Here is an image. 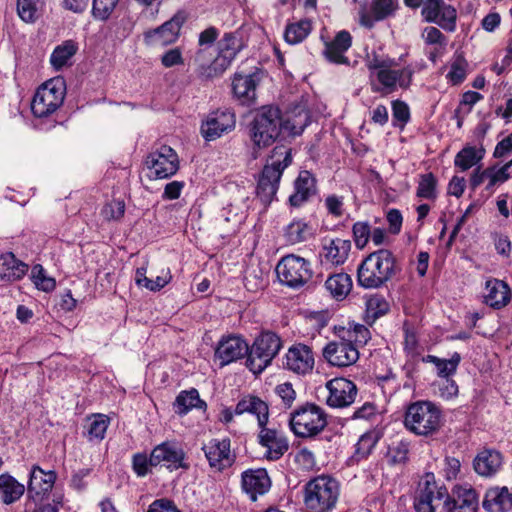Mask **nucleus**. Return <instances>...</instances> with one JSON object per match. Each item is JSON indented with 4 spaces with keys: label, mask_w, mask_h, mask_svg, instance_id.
<instances>
[{
    "label": "nucleus",
    "mask_w": 512,
    "mask_h": 512,
    "mask_svg": "<svg viewBox=\"0 0 512 512\" xmlns=\"http://www.w3.org/2000/svg\"><path fill=\"white\" fill-rule=\"evenodd\" d=\"M308 119V112L302 110L295 119L283 120L278 107L263 106L249 126V136L254 149L260 150L268 147L282 131L293 136L301 134L308 124Z\"/></svg>",
    "instance_id": "f257e3e1"
},
{
    "label": "nucleus",
    "mask_w": 512,
    "mask_h": 512,
    "mask_svg": "<svg viewBox=\"0 0 512 512\" xmlns=\"http://www.w3.org/2000/svg\"><path fill=\"white\" fill-rule=\"evenodd\" d=\"M370 339L369 329L362 324H350L341 327L338 339L329 342L323 348V357L335 367H349L359 359V346L365 345Z\"/></svg>",
    "instance_id": "f03ea898"
},
{
    "label": "nucleus",
    "mask_w": 512,
    "mask_h": 512,
    "mask_svg": "<svg viewBox=\"0 0 512 512\" xmlns=\"http://www.w3.org/2000/svg\"><path fill=\"white\" fill-rule=\"evenodd\" d=\"M396 271L394 254L388 249H379L370 253L362 261L358 267L357 280L360 286L375 289L391 280Z\"/></svg>",
    "instance_id": "7ed1b4c3"
},
{
    "label": "nucleus",
    "mask_w": 512,
    "mask_h": 512,
    "mask_svg": "<svg viewBox=\"0 0 512 512\" xmlns=\"http://www.w3.org/2000/svg\"><path fill=\"white\" fill-rule=\"evenodd\" d=\"M245 47L239 32L225 33L218 42V54L209 64H202L203 50H199L194 58L197 64V74L205 79L222 75L232 64L238 53Z\"/></svg>",
    "instance_id": "20e7f679"
},
{
    "label": "nucleus",
    "mask_w": 512,
    "mask_h": 512,
    "mask_svg": "<svg viewBox=\"0 0 512 512\" xmlns=\"http://www.w3.org/2000/svg\"><path fill=\"white\" fill-rule=\"evenodd\" d=\"M292 162L291 148L285 145L274 147L258 180L257 196L263 203H270L276 195L282 173Z\"/></svg>",
    "instance_id": "39448f33"
},
{
    "label": "nucleus",
    "mask_w": 512,
    "mask_h": 512,
    "mask_svg": "<svg viewBox=\"0 0 512 512\" xmlns=\"http://www.w3.org/2000/svg\"><path fill=\"white\" fill-rule=\"evenodd\" d=\"M303 502L308 512H330L338 502L340 485L330 476H317L304 486Z\"/></svg>",
    "instance_id": "423d86ee"
},
{
    "label": "nucleus",
    "mask_w": 512,
    "mask_h": 512,
    "mask_svg": "<svg viewBox=\"0 0 512 512\" xmlns=\"http://www.w3.org/2000/svg\"><path fill=\"white\" fill-rule=\"evenodd\" d=\"M404 425L415 435H433L442 425L441 410L430 401L411 403L405 412Z\"/></svg>",
    "instance_id": "0eeeda50"
},
{
    "label": "nucleus",
    "mask_w": 512,
    "mask_h": 512,
    "mask_svg": "<svg viewBox=\"0 0 512 512\" xmlns=\"http://www.w3.org/2000/svg\"><path fill=\"white\" fill-rule=\"evenodd\" d=\"M327 424L325 410L315 403L307 402L290 413V429L299 438H315Z\"/></svg>",
    "instance_id": "6e6552de"
},
{
    "label": "nucleus",
    "mask_w": 512,
    "mask_h": 512,
    "mask_svg": "<svg viewBox=\"0 0 512 512\" xmlns=\"http://www.w3.org/2000/svg\"><path fill=\"white\" fill-rule=\"evenodd\" d=\"M65 81L61 77L44 82L35 92L31 110L35 117L45 118L56 112L64 102Z\"/></svg>",
    "instance_id": "1a4fd4ad"
},
{
    "label": "nucleus",
    "mask_w": 512,
    "mask_h": 512,
    "mask_svg": "<svg viewBox=\"0 0 512 512\" xmlns=\"http://www.w3.org/2000/svg\"><path fill=\"white\" fill-rule=\"evenodd\" d=\"M282 347L280 337L273 332H263L249 348L246 360L247 368L253 374H260L270 365Z\"/></svg>",
    "instance_id": "9d476101"
},
{
    "label": "nucleus",
    "mask_w": 512,
    "mask_h": 512,
    "mask_svg": "<svg viewBox=\"0 0 512 512\" xmlns=\"http://www.w3.org/2000/svg\"><path fill=\"white\" fill-rule=\"evenodd\" d=\"M276 273L282 284L294 289L304 286L313 276L311 263L294 254L281 258L276 266Z\"/></svg>",
    "instance_id": "9b49d317"
},
{
    "label": "nucleus",
    "mask_w": 512,
    "mask_h": 512,
    "mask_svg": "<svg viewBox=\"0 0 512 512\" xmlns=\"http://www.w3.org/2000/svg\"><path fill=\"white\" fill-rule=\"evenodd\" d=\"M447 488L440 486L433 473H426L418 482L413 498L415 512H436L440 502H445Z\"/></svg>",
    "instance_id": "f8f14e48"
},
{
    "label": "nucleus",
    "mask_w": 512,
    "mask_h": 512,
    "mask_svg": "<svg viewBox=\"0 0 512 512\" xmlns=\"http://www.w3.org/2000/svg\"><path fill=\"white\" fill-rule=\"evenodd\" d=\"M185 10H178L169 20L157 28L144 33V42L148 46L165 47L176 43L180 37L181 29L188 20Z\"/></svg>",
    "instance_id": "ddd939ff"
},
{
    "label": "nucleus",
    "mask_w": 512,
    "mask_h": 512,
    "mask_svg": "<svg viewBox=\"0 0 512 512\" xmlns=\"http://www.w3.org/2000/svg\"><path fill=\"white\" fill-rule=\"evenodd\" d=\"M146 166L150 171V177L155 179H167L179 169V158L174 149L167 145H161L152 151L146 158Z\"/></svg>",
    "instance_id": "4468645a"
},
{
    "label": "nucleus",
    "mask_w": 512,
    "mask_h": 512,
    "mask_svg": "<svg viewBox=\"0 0 512 512\" xmlns=\"http://www.w3.org/2000/svg\"><path fill=\"white\" fill-rule=\"evenodd\" d=\"M152 465H164L170 471L188 470L190 464L183 448L174 441H165L153 448L150 453Z\"/></svg>",
    "instance_id": "2eb2a0df"
},
{
    "label": "nucleus",
    "mask_w": 512,
    "mask_h": 512,
    "mask_svg": "<svg viewBox=\"0 0 512 512\" xmlns=\"http://www.w3.org/2000/svg\"><path fill=\"white\" fill-rule=\"evenodd\" d=\"M396 65H388L387 68L380 70L374 78L378 81L379 85L371 81V89L373 92H381L385 90L391 93L397 87L406 89L412 83L414 69L411 65H407L402 69H395Z\"/></svg>",
    "instance_id": "dca6fc26"
},
{
    "label": "nucleus",
    "mask_w": 512,
    "mask_h": 512,
    "mask_svg": "<svg viewBox=\"0 0 512 512\" xmlns=\"http://www.w3.org/2000/svg\"><path fill=\"white\" fill-rule=\"evenodd\" d=\"M421 13L427 22L436 23L446 31L454 32L456 29L457 11L444 0L424 1Z\"/></svg>",
    "instance_id": "f3484780"
},
{
    "label": "nucleus",
    "mask_w": 512,
    "mask_h": 512,
    "mask_svg": "<svg viewBox=\"0 0 512 512\" xmlns=\"http://www.w3.org/2000/svg\"><path fill=\"white\" fill-rule=\"evenodd\" d=\"M202 450L210 467L216 471L221 472L235 462V454L231 451L229 438L211 439L203 445Z\"/></svg>",
    "instance_id": "a211bd4d"
},
{
    "label": "nucleus",
    "mask_w": 512,
    "mask_h": 512,
    "mask_svg": "<svg viewBox=\"0 0 512 512\" xmlns=\"http://www.w3.org/2000/svg\"><path fill=\"white\" fill-rule=\"evenodd\" d=\"M398 8V0H372L370 11L363 3L358 11L359 24L366 29H373L376 22L394 16Z\"/></svg>",
    "instance_id": "6ab92c4d"
},
{
    "label": "nucleus",
    "mask_w": 512,
    "mask_h": 512,
    "mask_svg": "<svg viewBox=\"0 0 512 512\" xmlns=\"http://www.w3.org/2000/svg\"><path fill=\"white\" fill-rule=\"evenodd\" d=\"M235 114L228 109L217 110L208 114L201 125V134L207 141L220 138L235 128Z\"/></svg>",
    "instance_id": "aec40b11"
},
{
    "label": "nucleus",
    "mask_w": 512,
    "mask_h": 512,
    "mask_svg": "<svg viewBox=\"0 0 512 512\" xmlns=\"http://www.w3.org/2000/svg\"><path fill=\"white\" fill-rule=\"evenodd\" d=\"M328 395L326 404L332 408H344L350 406L356 398V385L346 378H334L326 383Z\"/></svg>",
    "instance_id": "412c9836"
},
{
    "label": "nucleus",
    "mask_w": 512,
    "mask_h": 512,
    "mask_svg": "<svg viewBox=\"0 0 512 512\" xmlns=\"http://www.w3.org/2000/svg\"><path fill=\"white\" fill-rule=\"evenodd\" d=\"M259 428L258 442L266 449L264 457L271 461L279 460L289 449L286 435L276 428L267 427V425L259 426Z\"/></svg>",
    "instance_id": "4be33fe9"
},
{
    "label": "nucleus",
    "mask_w": 512,
    "mask_h": 512,
    "mask_svg": "<svg viewBox=\"0 0 512 512\" xmlns=\"http://www.w3.org/2000/svg\"><path fill=\"white\" fill-rule=\"evenodd\" d=\"M315 360L312 349L305 344L297 343L289 347L284 367L299 375L310 373L314 368Z\"/></svg>",
    "instance_id": "5701e85b"
},
{
    "label": "nucleus",
    "mask_w": 512,
    "mask_h": 512,
    "mask_svg": "<svg viewBox=\"0 0 512 512\" xmlns=\"http://www.w3.org/2000/svg\"><path fill=\"white\" fill-rule=\"evenodd\" d=\"M249 353L247 342L240 336L222 337L216 350L215 358L219 361L220 366H226Z\"/></svg>",
    "instance_id": "b1692460"
},
{
    "label": "nucleus",
    "mask_w": 512,
    "mask_h": 512,
    "mask_svg": "<svg viewBox=\"0 0 512 512\" xmlns=\"http://www.w3.org/2000/svg\"><path fill=\"white\" fill-rule=\"evenodd\" d=\"M241 485L249 498L256 501L258 496H262L270 490L272 481L266 469H248L241 475Z\"/></svg>",
    "instance_id": "393cba45"
},
{
    "label": "nucleus",
    "mask_w": 512,
    "mask_h": 512,
    "mask_svg": "<svg viewBox=\"0 0 512 512\" xmlns=\"http://www.w3.org/2000/svg\"><path fill=\"white\" fill-rule=\"evenodd\" d=\"M351 242L342 238H325L322 242L321 256L326 263L334 266L343 265L349 257Z\"/></svg>",
    "instance_id": "a878e982"
},
{
    "label": "nucleus",
    "mask_w": 512,
    "mask_h": 512,
    "mask_svg": "<svg viewBox=\"0 0 512 512\" xmlns=\"http://www.w3.org/2000/svg\"><path fill=\"white\" fill-rule=\"evenodd\" d=\"M260 82V73L253 72L247 75L236 73L232 81L234 95L242 104H251L256 99V88Z\"/></svg>",
    "instance_id": "bb28decb"
},
{
    "label": "nucleus",
    "mask_w": 512,
    "mask_h": 512,
    "mask_svg": "<svg viewBox=\"0 0 512 512\" xmlns=\"http://www.w3.org/2000/svg\"><path fill=\"white\" fill-rule=\"evenodd\" d=\"M511 290L508 284L496 278H490L485 283L484 303L494 309L505 307L511 300Z\"/></svg>",
    "instance_id": "cd10ccee"
},
{
    "label": "nucleus",
    "mask_w": 512,
    "mask_h": 512,
    "mask_svg": "<svg viewBox=\"0 0 512 512\" xmlns=\"http://www.w3.org/2000/svg\"><path fill=\"white\" fill-rule=\"evenodd\" d=\"M352 45V36L346 31H339L332 41L325 43L324 56L334 64H349L345 53Z\"/></svg>",
    "instance_id": "c85d7f7f"
},
{
    "label": "nucleus",
    "mask_w": 512,
    "mask_h": 512,
    "mask_svg": "<svg viewBox=\"0 0 512 512\" xmlns=\"http://www.w3.org/2000/svg\"><path fill=\"white\" fill-rule=\"evenodd\" d=\"M56 478L57 475L53 470L45 471L40 466L33 465L27 485L28 493L32 497L49 493L55 484Z\"/></svg>",
    "instance_id": "c756f323"
},
{
    "label": "nucleus",
    "mask_w": 512,
    "mask_h": 512,
    "mask_svg": "<svg viewBox=\"0 0 512 512\" xmlns=\"http://www.w3.org/2000/svg\"><path fill=\"white\" fill-rule=\"evenodd\" d=\"M244 413L255 415L258 421V426L268 424V404L257 396L248 395L239 400L235 406V414L242 415Z\"/></svg>",
    "instance_id": "7c9ffc66"
},
{
    "label": "nucleus",
    "mask_w": 512,
    "mask_h": 512,
    "mask_svg": "<svg viewBox=\"0 0 512 512\" xmlns=\"http://www.w3.org/2000/svg\"><path fill=\"white\" fill-rule=\"evenodd\" d=\"M503 458L500 452L486 449L477 454L473 466L477 474L484 477L495 475L501 468Z\"/></svg>",
    "instance_id": "2f4dec72"
},
{
    "label": "nucleus",
    "mask_w": 512,
    "mask_h": 512,
    "mask_svg": "<svg viewBox=\"0 0 512 512\" xmlns=\"http://www.w3.org/2000/svg\"><path fill=\"white\" fill-rule=\"evenodd\" d=\"M483 507L488 512H508L512 510V490L507 487H494L486 492Z\"/></svg>",
    "instance_id": "473e14b6"
},
{
    "label": "nucleus",
    "mask_w": 512,
    "mask_h": 512,
    "mask_svg": "<svg viewBox=\"0 0 512 512\" xmlns=\"http://www.w3.org/2000/svg\"><path fill=\"white\" fill-rule=\"evenodd\" d=\"M28 265L16 259L13 253L6 252L0 256V278L7 281L21 279L27 272Z\"/></svg>",
    "instance_id": "72a5a7b5"
},
{
    "label": "nucleus",
    "mask_w": 512,
    "mask_h": 512,
    "mask_svg": "<svg viewBox=\"0 0 512 512\" xmlns=\"http://www.w3.org/2000/svg\"><path fill=\"white\" fill-rule=\"evenodd\" d=\"M315 193V179L308 171L300 172L295 181V192L289 197L292 206L298 207Z\"/></svg>",
    "instance_id": "f704fd0d"
},
{
    "label": "nucleus",
    "mask_w": 512,
    "mask_h": 512,
    "mask_svg": "<svg viewBox=\"0 0 512 512\" xmlns=\"http://www.w3.org/2000/svg\"><path fill=\"white\" fill-rule=\"evenodd\" d=\"M25 493L24 484L20 483L9 473L0 475V499L10 505L17 502Z\"/></svg>",
    "instance_id": "c9c22d12"
},
{
    "label": "nucleus",
    "mask_w": 512,
    "mask_h": 512,
    "mask_svg": "<svg viewBox=\"0 0 512 512\" xmlns=\"http://www.w3.org/2000/svg\"><path fill=\"white\" fill-rule=\"evenodd\" d=\"M484 155L485 149L483 147L465 146L456 154L454 165L461 171H467L478 165L484 158Z\"/></svg>",
    "instance_id": "e433bc0d"
},
{
    "label": "nucleus",
    "mask_w": 512,
    "mask_h": 512,
    "mask_svg": "<svg viewBox=\"0 0 512 512\" xmlns=\"http://www.w3.org/2000/svg\"><path fill=\"white\" fill-rule=\"evenodd\" d=\"M325 288L337 300L344 299L352 289V279L347 273H337L329 276Z\"/></svg>",
    "instance_id": "4c0bfd02"
},
{
    "label": "nucleus",
    "mask_w": 512,
    "mask_h": 512,
    "mask_svg": "<svg viewBox=\"0 0 512 512\" xmlns=\"http://www.w3.org/2000/svg\"><path fill=\"white\" fill-rule=\"evenodd\" d=\"M314 230L303 220H293L284 230V237L289 244H298L312 238Z\"/></svg>",
    "instance_id": "58836bf2"
},
{
    "label": "nucleus",
    "mask_w": 512,
    "mask_h": 512,
    "mask_svg": "<svg viewBox=\"0 0 512 512\" xmlns=\"http://www.w3.org/2000/svg\"><path fill=\"white\" fill-rule=\"evenodd\" d=\"M423 362L435 365L437 375L441 378H450L453 376L461 362V355L454 352L450 359H442L434 355H427L423 357Z\"/></svg>",
    "instance_id": "ea45409f"
},
{
    "label": "nucleus",
    "mask_w": 512,
    "mask_h": 512,
    "mask_svg": "<svg viewBox=\"0 0 512 512\" xmlns=\"http://www.w3.org/2000/svg\"><path fill=\"white\" fill-rule=\"evenodd\" d=\"M77 50L78 46L73 40L64 41L53 50L50 56L51 65L56 70L62 69L64 66L68 65Z\"/></svg>",
    "instance_id": "a19ab883"
},
{
    "label": "nucleus",
    "mask_w": 512,
    "mask_h": 512,
    "mask_svg": "<svg viewBox=\"0 0 512 512\" xmlns=\"http://www.w3.org/2000/svg\"><path fill=\"white\" fill-rule=\"evenodd\" d=\"M388 311L389 303L382 295L373 294L365 297V320L367 323H373Z\"/></svg>",
    "instance_id": "79ce46f5"
},
{
    "label": "nucleus",
    "mask_w": 512,
    "mask_h": 512,
    "mask_svg": "<svg viewBox=\"0 0 512 512\" xmlns=\"http://www.w3.org/2000/svg\"><path fill=\"white\" fill-rule=\"evenodd\" d=\"M311 30V21L303 19L298 22L288 24L285 29L284 38L289 44H298L310 34Z\"/></svg>",
    "instance_id": "37998d69"
},
{
    "label": "nucleus",
    "mask_w": 512,
    "mask_h": 512,
    "mask_svg": "<svg viewBox=\"0 0 512 512\" xmlns=\"http://www.w3.org/2000/svg\"><path fill=\"white\" fill-rule=\"evenodd\" d=\"M203 405H205V402L199 398V393L196 389L182 391L175 401V407L179 414H186L192 408L202 407Z\"/></svg>",
    "instance_id": "c03bdc74"
},
{
    "label": "nucleus",
    "mask_w": 512,
    "mask_h": 512,
    "mask_svg": "<svg viewBox=\"0 0 512 512\" xmlns=\"http://www.w3.org/2000/svg\"><path fill=\"white\" fill-rule=\"evenodd\" d=\"M378 440L379 435L376 431L371 430L364 433L356 443V449L353 457L357 461L367 458L376 446Z\"/></svg>",
    "instance_id": "a18cd8bd"
},
{
    "label": "nucleus",
    "mask_w": 512,
    "mask_h": 512,
    "mask_svg": "<svg viewBox=\"0 0 512 512\" xmlns=\"http://www.w3.org/2000/svg\"><path fill=\"white\" fill-rule=\"evenodd\" d=\"M109 426V418L103 414H97L87 419V435L89 440H102Z\"/></svg>",
    "instance_id": "49530a36"
},
{
    "label": "nucleus",
    "mask_w": 512,
    "mask_h": 512,
    "mask_svg": "<svg viewBox=\"0 0 512 512\" xmlns=\"http://www.w3.org/2000/svg\"><path fill=\"white\" fill-rule=\"evenodd\" d=\"M437 178L433 173L421 174L416 189V196L421 199L435 200L437 197Z\"/></svg>",
    "instance_id": "de8ad7c7"
},
{
    "label": "nucleus",
    "mask_w": 512,
    "mask_h": 512,
    "mask_svg": "<svg viewBox=\"0 0 512 512\" xmlns=\"http://www.w3.org/2000/svg\"><path fill=\"white\" fill-rule=\"evenodd\" d=\"M43 0H17V12L26 23H33L38 18V11Z\"/></svg>",
    "instance_id": "09e8293b"
},
{
    "label": "nucleus",
    "mask_w": 512,
    "mask_h": 512,
    "mask_svg": "<svg viewBox=\"0 0 512 512\" xmlns=\"http://www.w3.org/2000/svg\"><path fill=\"white\" fill-rule=\"evenodd\" d=\"M456 505L466 507L469 505L470 508H478V497L472 488L458 487L454 491V497H451Z\"/></svg>",
    "instance_id": "8fccbe9b"
},
{
    "label": "nucleus",
    "mask_w": 512,
    "mask_h": 512,
    "mask_svg": "<svg viewBox=\"0 0 512 512\" xmlns=\"http://www.w3.org/2000/svg\"><path fill=\"white\" fill-rule=\"evenodd\" d=\"M31 278L33 283L40 290L49 292L55 288V280L51 277H48L43 267L39 264L33 266L31 271Z\"/></svg>",
    "instance_id": "3c124183"
},
{
    "label": "nucleus",
    "mask_w": 512,
    "mask_h": 512,
    "mask_svg": "<svg viewBox=\"0 0 512 512\" xmlns=\"http://www.w3.org/2000/svg\"><path fill=\"white\" fill-rule=\"evenodd\" d=\"M485 175L488 181L486 185V190L488 191H493L496 186L506 182L510 178V174L506 172L505 168L496 166L486 168Z\"/></svg>",
    "instance_id": "603ef678"
},
{
    "label": "nucleus",
    "mask_w": 512,
    "mask_h": 512,
    "mask_svg": "<svg viewBox=\"0 0 512 512\" xmlns=\"http://www.w3.org/2000/svg\"><path fill=\"white\" fill-rule=\"evenodd\" d=\"M409 452V443L406 441H399L389 448V462L392 464H405L409 459Z\"/></svg>",
    "instance_id": "864d4df0"
},
{
    "label": "nucleus",
    "mask_w": 512,
    "mask_h": 512,
    "mask_svg": "<svg viewBox=\"0 0 512 512\" xmlns=\"http://www.w3.org/2000/svg\"><path fill=\"white\" fill-rule=\"evenodd\" d=\"M393 125L403 128L410 120V110L408 105L401 100L392 102Z\"/></svg>",
    "instance_id": "5fc2aeb1"
},
{
    "label": "nucleus",
    "mask_w": 512,
    "mask_h": 512,
    "mask_svg": "<svg viewBox=\"0 0 512 512\" xmlns=\"http://www.w3.org/2000/svg\"><path fill=\"white\" fill-rule=\"evenodd\" d=\"M119 0H93L92 14L94 18L106 20L115 9Z\"/></svg>",
    "instance_id": "6e6d98bb"
},
{
    "label": "nucleus",
    "mask_w": 512,
    "mask_h": 512,
    "mask_svg": "<svg viewBox=\"0 0 512 512\" xmlns=\"http://www.w3.org/2000/svg\"><path fill=\"white\" fill-rule=\"evenodd\" d=\"M125 212V203L121 200H113L107 203L101 210L102 217L107 220H119Z\"/></svg>",
    "instance_id": "4d7b16f0"
},
{
    "label": "nucleus",
    "mask_w": 512,
    "mask_h": 512,
    "mask_svg": "<svg viewBox=\"0 0 512 512\" xmlns=\"http://www.w3.org/2000/svg\"><path fill=\"white\" fill-rule=\"evenodd\" d=\"M352 231L356 247L363 249L370 239V225L367 222H356L353 225Z\"/></svg>",
    "instance_id": "13d9d810"
},
{
    "label": "nucleus",
    "mask_w": 512,
    "mask_h": 512,
    "mask_svg": "<svg viewBox=\"0 0 512 512\" xmlns=\"http://www.w3.org/2000/svg\"><path fill=\"white\" fill-rule=\"evenodd\" d=\"M162 66L171 68L184 64V57L180 47L170 48L165 51L160 58Z\"/></svg>",
    "instance_id": "bf43d9fd"
},
{
    "label": "nucleus",
    "mask_w": 512,
    "mask_h": 512,
    "mask_svg": "<svg viewBox=\"0 0 512 512\" xmlns=\"http://www.w3.org/2000/svg\"><path fill=\"white\" fill-rule=\"evenodd\" d=\"M153 466L150 457L145 453H136L132 457V468L138 477H144L149 473V467Z\"/></svg>",
    "instance_id": "052dcab7"
},
{
    "label": "nucleus",
    "mask_w": 512,
    "mask_h": 512,
    "mask_svg": "<svg viewBox=\"0 0 512 512\" xmlns=\"http://www.w3.org/2000/svg\"><path fill=\"white\" fill-rule=\"evenodd\" d=\"M366 65L370 72V80L372 81L380 70L387 68L388 65H396V62L393 59H383L377 55H373L372 57H368Z\"/></svg>",
    "instance_id": "680f3d73"
},
{
    "label": "nucleus",
    "mask_w": 512,
    "mask_h": 512,
    "mask_svg": "<svg viewBox=\"0 0 512 512\" xmlns=\"http://www.w3.org/2000/svg\"><path fill=\"white\" fill-rule=\"evenodd\" d=\"M275 393L281 398L283 404L290 407L296 399V392L289 382L279 384L275 388Z\"/></svg>",
    "instance_id": "e2e57ef3"
},
{
    "label": "nucleus",
    "mask_w": 512,
    "mask_h": 512,
    "mask_svg": "<svg viewBox=\"0 0 512 512\" xmlns=\"http://www.w3.org/2000/svg\"><path fill=\"white\" fill-rule=\"evenodd\" d=\"M424 41L429 45H446V37L444 34L436 27L429 26L426 27L422 34Z\"/></svg>",
    "instance_id": "0e129e2a"
},
{
    "label": "nucleus",
    "mask_w": 512,
    "mask_h": 512,
    "mask_svg": "<svg viewBox=\"0 0 512 512\" xmlns=\"http://www.w3.org/2000/svg\"><path fill=\"white\" fill-rule=\"evenodd\" d=\"M244 284L247 290L255 292L265 286V279L262 274L258 275L255 270L248 271L244 277Z\"/></svg>",
    "instance_id": "69168bd1"
},
{
    "label": "nucleus",
    "mask_w": 512,
    "mask_h": 512,
    "mask_svg": "<svg viewBox=\"0 0 512 512\" xmlns=\"http://www.w3.org/2000/svg\"><path fill=\"white\" fill-rule=\"evenodd\" d=\"M495 249L500 255L508 257L511 253V241L507 235L495 233L493 235Z\"/></svg>",
    "instance_id": "338daca9"
},
{
    "label": "nucleus",
    "mask_w": 512,
    "mask_h": 512,
    "mask_svg": "<svg viewBox=\"0 0 512 512\" xmlns=\"http://www.w3.org/2000/svg\"><path fill=\"white\" fill-rule=\"evenodd\" d=\"M148 512H180L174 503L168 499L155 500L148 509Z\"/></svg>",
    "instance_id": "774afa93"
}]
</instances>
